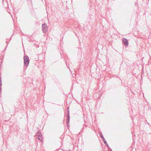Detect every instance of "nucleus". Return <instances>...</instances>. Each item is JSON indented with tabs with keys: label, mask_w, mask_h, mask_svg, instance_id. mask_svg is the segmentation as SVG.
<instances>
[{
	"label": "nucleus",
	"mask_w": 151,
	"mask_h": 151,
	"mask_svg": "<svg viewBox=\"0 0 151 151\" xmlns=\"http://www.w3.org/2000/svg\"><path fill=\"white\" fill-rule=\"evenodd\" d=\"M24 63L25 65H27L29 63V57L25 56L24 57Z\"/></svg>",
	"instance_id": "obj_1"
},
{
	"label": "nucleus",
	"mask_w": 151,
	"mask_h": 151,
	"mask_svg": "<svg viewBox=\"0 0 151 151\" xmlns=\"http://www.w3.org/2000/svg\"><path fill=\"white\" fill-rule=\"evenodd\" d=\"M42 30L44 32H45L47 31V27L46 24H44L42 25Z\"/></svg>",
	"instance_id": "obj_2"
},
{
	"label": "nucleus",
	"mask_w": 151,
	"mask_h": 151,
	"mask_svg": "<svg viewBox=\"0 0 151 151\" xmlns=\"http://www.w3.org/2000/svg\"><path fill=\"white\" fill-rule=\"evenodd\" d=\"M67 125L68 127H70L69 126V122H70V115H67Z\"/></svg>",
	"instance_id": "obj_3"
},
{
	"label": "nucleus",
	"mask_w": 151,
	"mask_h": 151,
	"mask_svg": "<svg viewBox=\"0 0 151 151\" xmlns=\"http://www.w3.org/2000/svg\"><path fill=\"white\" fill-rule=\"evenodd\" d=\"M123 41L124 42V45L126 46H127L128 45L129 43L128 42L126 39L125 38L123 39Z\"/></svg>",
	"instance_id": "obj_4"
},
{
	"label": "nucleus",
	"mask_w": 151,
	"mask_h": 151,
	"mask_svg": "<svg viewBox=\"0 0 151 151\" xmlns=\"http://www.w3.org/2000/svg\"><path fill=\"white\" fill-rule=\"evenodd\" d=\"M37 136L39 137L38 138V140H40V142H42L43 139L42 137V134H40H40H38V135H37Z\"/></svg>",
	"instance_id": "obj_5"
},
{
	"label": "nucleus",
	"mask_w": 151,
	"mask_h": 151,
	"mask_svg": "<svg viewBox=\"0 0 151 151\" xmlns=\"http://www.w3.org/2000/svg\"><path fill=\"white\" fill-rule=\"evenodd\" d=\"M101 138H102V139H103V140L104 142V144H106L107 143V142L106 141V140H105V138H104V136H103V135H102L101 136Z\"/></svg>",
	"instance_id": "obj_6"
},
{
	"label": "nucleus",
	"mask_w": 151,
	"mask_h": 151,
	"mask_svg": "<svg viewBox=\"0 0 151 151\" xmlns=\"http://www.w3.org/2000/svg\"><path fill=\"white\" fill-rule=\"evenodd\" d=\"M67 115H70L69 106H68L67 109Z\"/></svg>",
	"instance_id": "obj_7"
},
{
	"label": "nucleus",
	"mask_w": 151,
	"mask_h": 151,
	"mask_svg": "<svg viewBox=\"0 0 151 151\" xmlns=\"http://www.w3.org/2000/svg\"><path fill=\"white\" fill-rule=\"evenodd\" d=\"M40 134H41V132L40 131V130H39L37 132V135H38V134H40Z\"/></svg>",
	"instance_id": "obj_8"
},
{
	"label": "nucleus",
	"mask_w": 151,
	"mask_h": 151,
	"mask_svg": "<svg viewBox=\"0 0 151 151\" xmlns=\"http://www.w3.org/2000/svg\"><path fill=\"white\" fill-rule=\"evenodd\" d=\"M99 134L101 136V137L102 135H103L101 132H99Z\"/></svg>",
	"instance_id": "obj_9"
},
{
	"label": "nucleus",
	"mask_w": 151,
	"mask_h": 151,
	"mask_svg": "<svg viewBox=\"0 0 151 151\" xmlns=\"http://www.w3.org/2000/svg\"><path fill=\"white\" fill-rule=\"evenodd\" d=\"M105 144L106 145V146H107V147H109V145L108 144V143H107L106 144Z\"/></svg>",
	"instance_id": "obj_10"
}]
</instances>
